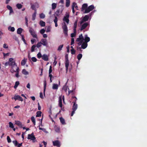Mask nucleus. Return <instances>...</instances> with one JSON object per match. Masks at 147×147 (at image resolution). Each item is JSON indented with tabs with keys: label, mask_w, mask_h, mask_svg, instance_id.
<instances>
[{
	"label": "nucleus",
	"mask_w": 147,
	"mask_h": 147,
	"mask_svg": "<svg viewBox=\"0 0 147 147\" xmlns=\"http://www.w3.org/2000/svg\"><path fill=\"white\" fill-rule=\"evenodd\" d=\"M42 112L40 111H38L36 112V117H39L41 116Z\"/></svg>",
	"instance_id": "72a5a7b5"
},
{
	"label": "nucleus",
	"mask_w": 147,
	"mask_h": 147,
	"mask_svg": "<svg viewBox=\"0 0 147 147\" xmlns=\"http://www.w3.org/2000/svg\"><path fill=\"white\" fill-rule=\"evenodd\" d=\"M74 43V38H71V45H73Z\"/></svg>",
	"instance_id": "6e6d98bb"
},
{
	"label": "nucleus",
	"mask_w": 147,
	"mask_h": 147,
	"mask_svg": "<svg viewBox=\"0 0 147 147\" xmlns=\"http://www.w3.org/2000/svg\"><path fill=\"white\" fill-rule=\"evenodd\" d=\"M26 60L25 59V58H24L23 59L21 62V65H22L24 66L25 65L26 62Z\"/></svg>",
	"instance_id": "a878e982"
},
{
	"label": "nucleus",
	"mask_w": 147,
	"mask_h": 147,
	"mask_svg": "<svg viewBox=\"0 0 147 147\" xmlns=\"http://www.w3.org/2000/svg\"><path fill=\"white\" fill-rule=\"evenodd\" d=\"M42 59L45 61H48L49 60V58L47 55L45 54L42 55Z\"/></svg>",
	"instance_id": "ddd939ff"
},
{
	"label": "nucleus",
	"mask_w": 147,
	"mask_h": 147,
	"mask_svg": "<svg viewBox=\"0 0 147 147\" xmlns=\"http://www.w3.org/2000/svg\"><path fill=\"white\" fill-rule=\"evenodd\" d=\"M77 5V4L75 2H73L72 5V9H74V8L76 7V5Z\"/></svg>",
	"instance_id": "58836bf2"
},
{
	"label": "nucleus",
	"mask_w": 147,
	"mask_h": 147,
	"mask_svg": "<svg viewBox=\"0 0 147 147\" xmlns=\"http://www.w3.org/2000/svg\"><path fill=\"white\" fill-rule=\"evenodd\" d=\"M18 70H19V67L17 66L16 64L11 67L10 69V71L12 73L15 72Z\"/></svg>",
	"instance_id": "423d86ee"
},
{
	"label": "nucleus",
	"mask_w": 147,
	"mask_h": 147,
	"mask_svg": "<svg viewBox=\"0 0 147 147\" xmlns=\"http://www.w3.org/2000/svg\"><path fill=\"white\" fill-rule=\"evenodd\" d=\"M16 64V63L15 61H13L12 62L9 63V65L11 66V67H12V66L15 65Z\"/></svg>",
	"instance_id": "2f4dec72"
},
{
	"label": "nucleus",
	"mask_w": 147,
	"mask_h": 147,
	"mask_svg": "<svg viewBox=\"0 0 147 147\" xmlns=\"http://www.w3.org/2000/svg\"><path fill=\"white\" fill-rule=\"evenodd\" d=\"M29 32L30 34L32 36V37L34 38H37V35L34 30L31 27L29 28Z\"/></svg>",
	"instance_id": "f257e3e1"
},
{
	"label": "nucleus",
	"mask_w": 147,
	"mask_h": 147,
	"mask_svg": "<svg viewBox=\"0 0 147 147\" xmlns=\"http://www.w3.org/2000/svg\"><path fill=\"white\" fill-rule=\"evenodd\" d=\"M89 18V16L88 15H85L81 20L80 22V24H82L84 23V22H85L88 21Z\"/></svg>",
	"instance_id": "7ed1b4c3"
},
{
	"label": "nucleus",
	"mask_w": 147,
	"mask_h": 147,
	"mask_svg": "<svg viewBox=\"0 0 147 147\" xmlns=\"http://www.w3.org/2000/svg\"><path fill=\"white\" fill-rule=\"evenodd\" d=\"M51 31V28L49 26H48L47 28V29L46 30V32H50Z\"/></svg>",
	"instance_id": "052dcab7"
},
{
	"label": "nucleus",
	"mask_w": 147,
	"mask_h": 147,
	"mask_svg": "<svg viewBox=\"0 0 147 147\" xmlns=\"http://www.w3.org/2000/svg\"><path fill=\"white\" fill-rule=\"evenodd\" d=\"M53 145L54 146H57V147H60V144L59 141L58 140H55L54 141H53Z\"/></svg>",
	"instance_id": "9b49d317"
},
{
	"label": "nucleus",
	"mask_w": 147,
	"mask_h": 147,
	"mask_svg": "<svg viewBox=\"0 0 147 147\" xmlns=\"http://www.w3.org/2000/svg\"><path fill=\"white\" fill-rule=\"evenodd\" d=\"M19 70L16 72V74H15V76H16L17 78H18V77L19 76Z\"/></svg>",
	"instance_id": "680f3d73"
},
{
	"label": "nucleus",
	"mask_w": 147,
	"mask_h": 147,
	"mask_svg": "<svg viewBox=\"0 0 147 147\" xmlns=\"http://www.w3.org/2000/svg\"><path fill=\"white\" fill-rule=\"evenodd\" d=\"M31 120L33 123L34 125H35L36 124V121L35 120V119L34 117L32 116L31 117Z\"/></svg>",
	"instance_id": "473e14b6"
},
{
	"label": "nucleus",
	"mask_w": 147,
	"mask_h": 147,
	"mask_svg": "<svg viewBox=\"0 0 147 147\" xmlns=\"http://www.w3.org/2000/svg\"><path fill=\"white\" fill-rule=\"evenodd\" d=\"M14 99L15 100H18L19 101H23V100L22 98L18 95L15 96L14 97Z\"/></svg>",
	"instance_id": "1a4fd4ad"
},
{
	"label": "nucleus",
	"mask_w": 147,
	"mask_h": 147,
	"mask_svg": "<svg viewBox=\"0 0 147 147\" xmlns=\"http://www.w3.org/2000/svg\"><path fill=\"white\" fill-rule=\"evenodd\" d=\"M45 32V30L44 29H42L40 31V32L41 34H43Z\"/></svg>",
	"instance_id": "4d7b16f0"
},
{
	"label": "nucleus",
	"mask_w": 147,
	"mask_h": 147,
	"mask_svg": "<svg viewBox=\"0 0 147 147\" xmlns=\"http://www.w3.org/2000/svg\"><path fill=\"white\" fill-rule=\"evenodd\" d=\"M70 0H66V6L67 7H68L70 5Z\"/></svg>",
	"instance_id": "c756f323"
},
{
	"label": "nucleus",
	"mask_w": 147,
	"mask_h": 147,
	"mask_svg": "<svg viewBox=\"0 0 147 147\" xmlns=\"http://www.w3.org/2000/svg\"><path fill=\"white\" fill-rule=\"evenodd\" d=\"M57 4L56 3H53L52 4V9L54 10L57 7Z\"/></svg>",
	"instance_id": "c85d7f7f"
},
{
	"label": "nucleus",
	"mask_w": 147,
	"mask_h": 147,
	"mask_svg": "<svg viewBox=\"0 0 147 147\" xmlns=\"http://www.w3.org/2000/svg\"><path fill=\"white\" fill-rule=\"evenodd\" d=\"M62 28L63 30V32L65 36H67L68 35V29L65 22H64V24L62 26Z\"/></svg>",
	"instance_id": "f03ea898"
},
{
	"label": "nucleus",
	"mask_w": 147,
	"mask_h": 147,
	"mask_svg": "<svg viewBox=\"0 0 147 147\" xmlns=\"http://www.w3.org/2000/svg\"><path fill=\"white\" fill-rule=\"evenodd\" d=\"M36 47L35 45H33L31 47V51L32 52H34V49Z\"/></svg>",
	"instance_id": "de8ad7c7"
},
{
	"label": "nucleus",
	"mask_w": 147,
	"mask_h": 147,
	"mask_svg": "<svg viewBox=\"0 0 147 147\" xmlns=\"http://www.w3.org/2000/svg\"><path fill=\"white\" fill-rule=\"evenodd\" d=\"M39 24L41 26L44 27L45 26V23L44 22L40 20L39 22Z\"/></svg>",
	"instance_id": "393cba45"
},
{
	"label": "nucleus",
	"mask_w": 147,
	"mask_h": 147,
	"mask_svg": "<svg viewBox=\"0 0 147 147\" xmlns=\"http://www.w3.org/2000/svg\"><path fill=\"white\" fill-rule=\"evenodd\" d=\"M52 67L51 66H50L49 67V74H51L52 72Z\"/></svg>",
	"instance_id": "bf43d9fd"
},
{
	"label": "nucleus",
	"mask_w": 147,
	"mask_h": 147,
	"mask_svg": "<svg viewBox=\"0 0 147 147\" xmlns=\"http://www.w3.org/2000/svg\"><path fill=\"white\" fill-rule=\"evenodd\" d=\"M40 42H41V44L43 45L46 46L47 44V40L45 39H42L41 40Z\"/></svg>",
	"instance_id": "f8f14e48"
},
{
	"label": "nucleus",
	"mask_w": 147,
	"mask_h": 147,
	"mask_svg": "<svg viewBox=\"0 0 147 147\" xmlns=\"http://www.w3.org/2000/svg\"><path fill=\"white\" fill-rule=\"evenodd\" d=\"M7 8L9 10V14L10 15L11 13H13V11L12 7L11 6L9 5H7Z\"/></svg>",
	"instance_id": "4468645a"
},
{
	"label": "nucleus",
	"mask_w": 147,
	"mask_h": 147,
	"mask_svg": "<svg viewBox=\"0 0 147 147\" xmlns=\"http://www.w3.org/2000/svg\"><path fill=\"white\" fill-rule=\"evenodd\" d=\"M59 106L60 107L62 108V99L61 96H60L59 97Z\"/></svg>",
	"instance_id": "f3484780"
},
{
	"label": "nucleus",
	"mask_w": 147,
	"mask_h": 147,
	"mask_svg": "<svg viewBox=\"0 0 147 147\" xmlns=\"http://www.w3.org/2000/svg\"><path fill=\"white\" fill-rule=\"evenodd\" d=\"M16 6L18 9H20L22 8V5L21 4L18 3L16 5Z\"/></svg>",
	"instance_id": "f704fd0d"
},
{
	"label": "nucleus",
	"mask_w": 147,
	"mask_h": 147,
	"mask_svg": "<svg viewBox=\"0 0 147 147\" xmlns=\"http://www.w3.org/2000/svg\"><path fill=\"white\" fill-rule=\"evenodd\" d=\"M23 29H22L21 28H18L17 30V33L18 34H21V33H22Z\"/></svg>",
	"instance_id": "b1692460"
},
{
	"label": "nucleus",
	"mask_w": 147,
	"mask_h": 147,
	"mask_svg": "<svg viewBox=\"0 0 147 147\" xmlns=\"http://www.w3.org/2000/svg\"><path fill=\"white\" fill-rule=\"evenodd\" d=\"M58 21V18L56 16H55V18L54 20V23L57 22Z\"/></svg>",
	"instance_id": "e2e57ef3"
},
{
	"label": "nucleus",
	"mask_w": 147,
	"mask_h": 147,
	"mask_svg": "<svg viewBox=\"0 0 147 147\" xmlns=\"http://www.w3.org/2000/svg\"><path fill=\"white\" fill-rule=\"evenodd\" d=\"M87 43L85 42H84L82 43L81 45V48L82 49H84L87 47Z\"/></svg>",
	"instance_id": "a211bd4d"
},
{
	"label": "nucleus",
	"mask_w": 147,
	"mask_h": 147,
	"mask_svg": "<svg viewBox=\"0 0 147 147\" xmlns=\"http://www.w3.org/2000/svg\"><path fill=\"white\" fill-rule=\"evenodd\" d=\"M9 127L12 128H13L14 127V126L13 124L11 122H9Z\"/></svg>",
	"instance_id": "37998d69"
},
{
	"label": "nucleus",
	"mask_w": 147,
	"mask_h": 147,
	"mask_svg": "<svg viewBox=\"0 0 147 147\" xmlns=\"http://www.w3.org/2000/svg\"><path fill=\"white\" fill-rule=\"evenodd\" d=\"M37 58L38 59H40L41 57H42V55L41 53L40 52H39L37 55Z\"/></svg>",
	"instance_id": "c03bdc74"
},
{
	"label": "nucleus",
	"mask_w": 147,
	"mask_h": 147,
	"mask_svg": "<svg viewBox=\"0 0 147 147\" xmlns=\"http://www.w3.org/2000/svg\"><path fill=\"white\" fill-rule=\"evenodd\" d=\"M15 124L18 126L20 128H22V123L20 121H15Z\"/></svg>",
	"instance_id": "dca6fc26"
},
{
	"label": "nucleus",
	"mask_w": 147,
	"mask_h": 147,
	"mask_svg": "<svg viewBox=\"0 0 147 147\" xmlns=\"http://www.w3.org/2000/svg\"><path fill=\"white\" fill-rule=\"evenodd\" d=\"M76 34L74 33H71V36L72 38L75 37L76 36Z\"/></svg>",
	"instance_id": "69168bd1"
},
{
	"label": "nucleus",
	"mask_w": 147,
	"mask_h": 147,
	"mask_svg": "<svg viewBox=\"0 0 147 147\" xmlns=\"http://www.w3.org/2000/svg\"><path fill=\"white\" fill-rule=\"evenodd\" d=\"M71 53L72 55L75 54L76 53V51L74 50V49H71Z\"/></svg>",
	"instance_id": "a18cd8bd"
},
{
	"label": "nucleus",
	"mask_w": 147,
	"mask_h": 147,
	"mask_svg": "<svg viewBox=\"0 0 147 147\" xmlns=\"http://www.w3.org/2000/svg\"><path fill=\"white\" fill-rule=\"evenodd\" d=\"M22 74L25 75H27L29 74L28 72L26 71L25 69H23L22 70Z\"/></svg>",
	"instance_id": "bb28decb"
},
{
	"label": "nucleus",
	"mask_w": 147,
	"mask_h": 147,
	"mask_svg": "<svg viewBox=\"0 0 147 147\" xmlns=\"http://www.w3.org/2000/svg\"><path fill=\"white\" fill-rule=\"evenodd\" d=\"M77 104H76V102H74L72 107V110L76 111L77 108Z\"/></svg>",
	"instance_id": "6ab92c4d"
},
{
	"label": "nucleus",
	"mask_w": 147,
	"mask_h": 147,
	"mask_svg": "<svg viewBox=\"0 0 147 147\" xmlns=\"http://www.w3.org/2000/svg\"><path fill=\"white\" fill-rule=\"evenodd\" d=\"M38 109L39 110H40L41 109V106L40 105L39 102L38 103Z\"/></svg>",
	"instance_id": "774afa93"
},
{
	"label": "nucleus",
	"mask_w": 147,
	"mask_h": 147,
	"mask_svg": "<svg viewBox=\"0 0 147 147\" xmlns=\"http://www.w3.org/2000/svg\"><path fill=\"white\" fill-rule=\"evenodd\" d=\"M27 139L28 140H30L33 141V142H34L35 141L34 140L36 138L34 135L33 132H32L31 134H28L27 137Z\"/></svg>",
	"instance_id": "20e7f679"
},
{
	"label": "nucleus",
	"mask_w": 147,
	"mask_h": 147,
	"mask_svg": "<svg viewBox=\"0 0 147 147\" xmlns=\"http://www.w3.org/2000/svg\"><path fill=\"white\" fill-rule=\"evenodd\" d=\"M74 90H69L68 91V95H69L70 93H71L72 94H73L74 93Z\"/></svg>",
	"instance_id": "0e129e2a"
},
{
	"label": "nucleus",
	"mask_w": 147,
	"mask_h": 147,
	"mask_svg": "<svg viewBox=\"0 0 147 147\" xmlns=\"http://www.w3.org/2000/svg\"><path fill=\"white\" fill-rule=\"evenodd\" d=\"M58 86L57 84H54L53 85L52 88L54 90H57L58 88Z\"/></svg>",
	"instance_id": "4be33fe9"
},
{
	"label": "nucleus",
	"mask_w": 147,
	"mask_h": 147,
	"mask_svg": "<svg viewBox=\"0 0 147 147\" xmlns=\"http://www.w3.org/2000/svg\"><path fill=\"white\" fill-rule=\"evenodd\" d=\"M84 40V38L82 36V34H81L79 36L78 38L76 39V41H83Z\"/></svg>",
	"instance_id": "9d476101"
},
{
	"label": "nucleus",
	"mask_w": 147,
	"mask_h": 147,
	"mask_svg": "<svg viewBox=\"0 0 147 147\" xmlns=\"http://www.w3.org/2000/svg\"><path fill=\"white\" fill-rule=\"evenodd\" d=\"M7 142L8 143H10L11 142V139L9 136H7Z\"/></svg>",
	"instance_id": "603ef678"
},
{
	"label": "nucleus",
	"mask_w": 147,
	"mask_h": 147,
	"mask_svg": "<svg viewBox=\"0 0 147 147\" xmlns=\"http://www.w3.org/2000/svg\"><path fill=\"white\" fill-rule=\"evenodd\" d=\"M60 10L59 9L57 10L55 12V14L57 16H58L60 14Z\"/></svg>",
	"instance_id": "09e8293b"
},
{
	"label": "nucleus",
	"mask_w": 147,
	"mask_h": 147,
	"mask_svg": "<svg viewBox=\"0 0 147 147\" xmlns=\"http://www.w3.org/2000/svg\"><path fill=\"white\" fill-rule=\"evenodd\" d=\"M8 29L9 30L12 32H13L15 30V28L14 27H9Z\"/></svg>",
	"instance_id": "ea45409f"
},
{
	"label": "nucleus",
	"mask_w": 147,
	"mask_h": 147,
	"mask_svg": "<svg viewBox=\"0 0 147 147\" xmlns=\"http://www.w3.org/2000/svg\"><path fill=\"white\" fill-rule=\"evenodd\" d=\"M59 119L61 123L63 125H65L66 124L64 119L62 117H60Z\"/></svg>",
	"instance_id": "5701e85b"
},
{
	"label": "nucleus",
	"mask_w": 147,
	"mask_h": 147,
	"mask_svg": "<svg viewBox=\"0 0 147 147\" xmlns=\"http://www.w3.org/2000/svg\"><path fill=\"white\" fill-rule=\"evenodd\" d=\"M41 42H38L36 45V46L37 48H39L41 46Z\"/></svg>",
	"instance_id": "8fccbe9b"
},
{
	"label": "nucleus",
	"mask_w": 147,
	"mask_h": 147,
	"mask_svg": "<svg viewBox=\"0 0 147 147\" xmlns=\"http://www.w3.org/2000/svg\"><path fill=\"white\" fill-rule=\"evenodd\" d=\"M46 81L45 80L44 81V94H45V92L46 89Z\"/></svg>",
	"instance_id": "cd10ccee"
},
{
	"label": "nucleus",
	"mask_w": 147,
	"mask_h": 147,
	"mask_svg": "<svg viewBox=\"0 0 147 147\" xmlns=\"http://www.w3.org/2000/svg\"><path fill=\"white\" fill-rule=\"evenodd\" d=\"M84 40L85 42L87 43L90 41V38L88 37L87 35H85Z\"/></svg>",
	"instance_id": "aec40b11"
},
{
	"label": "nucleus",
	"mask_w": 147,
	"mask_h": 147,
	"mask_svg": "<svg viewBox=\"0 0 147 147\" xmlns=\"http://www.w3.org/2000/svg\"><path fill=\"white\" fill-rule=\"evenodd\" d=\"M3 47L4 48L7 49L8 48V46L5 44H4L3 45Z\"/></svg>",
	"instance_id": "338daca9"
},
{
	"label": "nucleus",
	"mask_w": 147,
	"mask_h": 147,
	"mask_svg": "<svg viewBox=\"0 0 147 147\" xmlns=\"http://www.w3.org/2000/svg\"><path fill=\"white\" fill-rule=\"evenodd\" d=\"M31 8L32 10H36L35 6L34 5H31Z\"/></svg>",
	"instance_id": "13d9d810"
},
{
	"label": "nucleus",
	"mask_w": 147,
	"mask_h": 147,
	"mask_svg": "<svg viewBox=\"0 0 147 147\" xmlns=\"http://www.w3.org/2000/svg\"><path fill=\"white\" fill-rule=\"evenodd\" d=\"M69 60H65V66H69Z\"/></svg>",
	"instance_id": "49530a36"
},
{
	"label": "nucleus",
	"mask_w": 147,
	"mask_h": 147,
	"mask_svg": "<svg viewBox=\"0 0 147 147\" xmlns=\"http://www.w3.org/2000/svg\"><path fill=\"white\" fill-rule=\"evenodd\" d=\"M21 36L22 37V40L24 41L25 43L26 44V41L24 38V36L23 35L21 34Z\"/></svg>",
	"instance_id": "864d4df0"
},
{
	"label": "nucleus",
	"mask_w": 147,
	"mask_h": 147,
	"mask_svg": "<svg viewBox=\"0 0 147 147\" xmlns=\"http://www.w3.org/2000/svg\"><path fill=\"white\" fill-rule=\"evenodd\" d=\"M63 45H60L58 47V48L57 49V50L59 51H61L62 48L63 47Z\"/></svg>",
	"instance_id": "4c0bfd02"
},
{
	"label": "nucleus",
	"mask_w": 147,
	"mask_h": 147,
	"mask_svg": "<svg viewBox=\"0 0 147 147\" xmlns=\"http://www.w3.org/2000/svg\"><path fill=\"white\" fill-rule=\"evenodd\" d=\"M36 17V12L35 11L32 15V20H34L35 19Z\"/></svg>",
	"instance_id": "e433bc0d"
},
{
	"label": "nucleus",
	"mask_w": 147,
	"mask_h": 147,
	"mask_svg": "<svg viewBox=\"0 0 147 147\" xmlns=\"http://www.w3.org/2000/svg\"><path fill=\"white\" fill-rule=\"evenodd\" d=\"M78 23V21H76L74 24V28H76Z\"/></svg>",
	"instance_id": "3c124183"
},
{
	"label": "nucleus",
	"mask_w": 147,
	"mask_h": 147,
	"mask_svg": "<svg viewBox=\"0 0 147 147\" xmlns=\"http://www.w3.org/2000/svg\"><path fill=\"white\" fill-rule=\"evenodd\" d=\"M94 9V6L93 5H91L89 6L85 9L84 13H88L91 11L92 10Z\"/></svg>",
	"instance_id": "39448f33"
},
{
	"label": "nucleus",
	"mask_w": 147,
	"mask_h": 147,
	"mask_svg": "<svg viewBox=\"0 0 147 147\" xmlns=\"http://www.w3.org/2000/svg\"><path fill=\"white\" fill-rule=\"evenodd\" d=\"M82 55L81 54H78V55L77 56V59L79 61L80 60V59H81V58L82 57Z\"/></svg>",
	"instance_id": "c9c22d12"
},
{
	"label": "nucleus",
	"mask_w": 147,
	"mask_h": 147,
	"mask_svg": "<svg viewBox=\"0 0 147 147\" xmlns=\"http://www.w3.org/2000/svg\"><path fill=\"white\" fill-rule=\"evenodd\" d=\"M88 6L87 4L86 3H84L83 4L82 6L81 10L82 11H83L84 10H85V9L87 8Z\"/></svg>",
	"instance_id": "2eb2a0df"
},
{
	"label": "nucleus",
	"mask_w": 147,
	"mask_h": 147,
	"mask_svg": "<svg viewBox=\"0 0 147 147\" xmlns=\"http://www.w3.org/2000/svg\"><path fill=\"white\" fill-rule=\"evenodd\" d=\"M45 15L43 13H41L40 14V18L43 19L45 18Z\"/></svg>",
	"instance_id": "a19ab883"
},
{
	"label": "nucleus",
	"mask_w": 147,
	"mask_h": 147,
	"mask_svg": "<svg viewBox=\"0 0 147 147\" xmlns=\"http://www.w3.org/2000/svg\"><path fill=\"white\" fill-rule=\"evenodd\" d=\"M81 25V26L80 30L81 31H82L86 28L88 25H89V23L88 22H85Z\"/></svg>",
	"instance_id": "0eeeda50"
},
{
	"label": "nucleus",
	"mask_w": 147,
	"mask_h": 147,
	"mask_svg": "<svg viewBox=\"0 0 147 147\" xmlns=\"http://www.w3.org/2000/svg\"><path fill=\"white\" fill-rule=\"evenodd\" d=\"M54 129L55 131L59 133L60 132V128L59 127L55 126L54 127Z\"/></svg>",
	"instance_id": "412c9836"
},
{
	"label": "nucleus",
	"mask_w": 147,
	"mask_h": 147,
	"mask_svg": "<svg viewBox=\"0 0 147 147\" xmlns=\"http://www.w3.org/2000/svg\"><path fill=\"white\" fill-rule=\"evenodd\" d=\"M69 15L68 14L66 13L65 16L64 17L63 19V21L66 22L67 24H69Z\"/></svg>",
	"instance_id": "6e6552de"
},
{
	"label": "nucleus",
	"mask_w": 147,
	"mask_h": 147,
	"mask_svg": "<svg viewBox=\"0 0 147 147\" xmlns=\"http://www.w3.org/2000/svg\"><path fill=\"white\" fill-rule=\"evenodd\" d=\"M20 82L19 81H16L15 82V85L14 86V88L15 89H16L18 86L19 85Z\"/></svg>",
	"instance_id": "7c9ffc66"
},
{
	"label": "nucleus",
	"mask_w": 147,
	"mask_h": 147,
	"mask_svg": "<svg viewBox=\"0 0 147 147\" xmlns=\"http://www.w3.org/2000/svg\"><path fill=\"white\" fill-rule=\"evenodd\" d=\"M13 144H14L15 146H17V145L18 144V143L17 140H16L13 141Z\"/></svg>",
	"instance_id": "79ce46f5"
},
{
	"label": "nucleus",
	"mask_w": 147,
	"mask_h": 147,
	"mask_svg": "<svg viewBox=\"0 0 147 147\" xmlns=\"http://www.w3.org/2000/svg\"><path fill=\"white\" fill-rule=\"evenodd\" d=\"M32 61L34 62H35L37 61V59L34 57H33L32 58Z\"/></svg>",
	"instance_id": "5fc2aeb1"
}]
</instances>
